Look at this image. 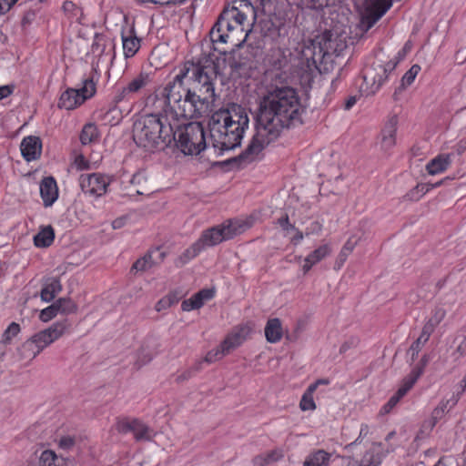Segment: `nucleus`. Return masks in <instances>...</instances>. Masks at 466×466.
Masks as SVG:
<instances>
[{"instance_id":"1","label":"nucleus","mask_w":466,"mask_h":466,"mask_svg":"<svg viewBox=\"0 0 466 466\" xmlns=\"http://www.w3.org/2000/svg\"><path fill=\"white\" fill-rule=\"evenodd\" d=\"M156 98L166 108L164 114L147 115V141L167 145L177 135V147L185 155H198L206 147L204 128L199 123L181 120L198 118L211 110L214 98L212 76L199 65L187 62L179 67L174 80L157 90Z\"/></svg>"},{"instance_id":"5","label":"nucleus","mask_w":466,"mask_h":466,"mask_svg":"<svg viewBox=\"0 0 466 466\" xmlns=\"http://www.w3.org/2000/svg\"><path fill=\"white\" fill-rule=\"evenodd\" d=\"M253 224L254 218L251 216L246 218L228 220L218 227L204 231L200 238L185 250L180 257L181 262L185 264L197 257L205 248L242 234L250 228Z\"/></svg>"},{"instance_id":"60","label":"nucleus","mask_w":466,"mask_h":466,"mask_svg":"<svg viewBox=\"0 0 466 466\" xmlns=\"http://www.w3.org/2000/svg\"><path fill=\"white\" fill-rule=\"evenodd\" d=\"M399 63V60H395V61H390L386 67L384 68V71L387 72V71H392L396 66L398 65Z\"/></svg>"},{"instance_id":"23","label":"nucleus","mask_w":466,"mask_h":466,"mask_svg":"<svg viewBox=\"0 0 466 466\" xmlns=\"http://www.w3.org/2000/svg\"><path fill=\"white\" fill-rule=\"evenodd\" d=\"M331 454L324 450H316L307 455L303 466H328Z\"/></svg>"},{"instance_id":"33","label":"nucleus","mask_w":466,"mask_h":466,"mask_svg":"<svg viewBox=\"0 0 466 466\" xmlns=\"http://www.w3.org/2000/svg\"><path fill=\"white\" fill-rule=\"evenodd\" d=\"M20 331V326L16 322H12L5 330L0 343L5 345V351H7V345L11 342L12 339L15 337Z\"/></svg>"},{"instance_id":"53","label":"nucleus","mask_w":466,"mask_h":466,"mask_svg":"<svg viewBox=\"0 0 466 466\" xmlns=\"http://www.w3.org/2000/svg\"><path fill=\"white\" fill-rule=\"evenodd\" d=\"M17 0H0V13L5 14L10 10L13 5L16 3Z\"/></svg>"},{"instance_id":"41","label":"nucleus","mask_w":466,"mask_h":466,"mask_svg":"<svg viewBox=\"0 0 466 466\" xmlns=\"http://www.w3.org/2000/svg\"><path fill=\"white\" fill-rule=\"evenodd\" d=\"M63 10L65 13L70 15L71 16H77L79 13H81L80 8L72 1H66L63 4Z\"/></svg>"},{"instance_id":"39","label":"nucleus","mask_w":466,"mask_h":466,"mask_svg":"<svg viewBox=\"0 0 466 466\" xmlns=\"http://www.w3.org/2000/svg\"><path fill=\"white\" fill-rule=\"evenodd\" d=\"M59 312L58 307L56 302H54L52 305L48 306L47 308L41 310L39 318L42 321L47 322L53 318H55L57 313Z\"/></svg>"},{"instance_id":"8","label":"nucleus","mask_w":466,"mask_h":466,"mask_svg":"<svg viewBox=\"0 0 466 466\" xmlns=\"http://www.w3.org/2000/svg\"><path fill=\"white\" fill-rule=\"evenodd\" d=\"M79 183L85 194L98 198L106 194L109 179L103 174L92 173L81 175Z\"/></svg>"},{"instance_id":"13","label":"nucleus","mask_w":466,"mask_h":466,"mask_svg":"<svg viewBox=\"0 0 466 466\" xmlns=\"http://www.w3.org/2000/svg\"><path fill=\"white\" fill-rule=\"evenodd\" d=\"M215 296L214 289H203L194 294L187 299H185L181 303V309L183 311H191L194 309H198L204 306V304L210 299H212Z\"/></svg>"},{"instance_id":"14","label":"nucleus","mask_w":466,"mask_h":466,"mask_svg":"<svg viewBox=\"0 0 466 466\" xmlns=\"http://www.w3.org/2000/svg\"><path fill=\"white\" fill-rule=\"evenodd\" d=\"M40 195L46 207H50L58 198L57 185L54 177H45L40 184Z\"/></svg>"},{"instance_id":"55","label":"nucleus","mask_w":466,"mask_h":466,"mask_svg":"<svg viewBox=\"0 0 466 466\" xmlns=\"http://www.w3.org/2000/svg\"><path fill=\"white\" fill-rule=\"evenodd\" d=\"M127 218L126 217H120L113 220L112 222V228L114 229H119L123 228L126 225Z\"/></svg>"},{"instance_id":"17","label":"nucleus","mask_w":466,"mask_h":466,"mask_svg":"<svg viewBox=\"0 0 466 466\" xmlns=\"http://www.w3.org/2000/svg\"><path fill=\"white\" fill-rule=\"evenodd\" d=\"M397 118L392 117L385 125L381 132L380 147L381 149L387 151L390 149L396 143Z\"/></svg>"},{"instance_id":"58","label":"nucleus","mask_w":466,"mask_h":466,"mask_svg":"<svg viewBox=\"0 0 466 466\" xmlns=\"http://www.w3.org/2000/svg\"><path fill=\"white\" fill-rule=\"evenodd\" d=\"M370 428L367 424H362L360 426V435L359 438L355 441L357 442L360 438L366 437L369 434Z\"/></svg>"},{"instance_id":"63","label":"nucleus","mask_w":466,"mask_h":466,"mask_svg":"<svg viewBox=\"0 0 466 466\" xmlns=\"http://www.w3.org/2000/svg\"><path fill=\"white\" fill-rule=\"evenodd\" d=\"M441 185V182H438L434 185H421V190H425V192L429 191L431 188L438 187Z\"/></svg>"},{"instance_id":"37","label":"nucleus","mask_w":466,"mask_h":466,"mask_svg":"<svg viewBox=\"0 0 466 466\" xmlns=\"http://www.w3.org/2000/svg\"><path fill=\"white\" fill-rule=\"evenodd\" d=\"M77 90L84 100H86L96 93V85L92 78H86L84 80L83 86Z\"/></svg>"},{"instance_id":"48","label":"nucleus","mask_w":466,"mask_h":466,"mask_svg":"<svg viewBox=\"0 0 466 466\" xmlns=\"http://www.w3.org/2000/svg\"><path fill=\"white\" fill-rule=\"evenodd\" d=\"M432 331L433 330L431 326H424L421 334L416 341L421 345H424L428 341Z\"/></svg>"},{"instance_id":"26","label":"nucleus","mask_w":466,"mask_h":466,"mask_svg":"<svg viewBox=\"0 0 466 466\" xmlns=\"http://www.w3.org/2000/svg\"><path fill=\"white\" fill-rule=\"evenodd\" d=\"M99 137L97 127L93 123L86 124L80 134V141L82 145H87L96 141Z\"/></svg>"},{"instance_id":"52","label":"nucleus","mask_w":466,"mask_h":466,"mask_svg":"<svg viewBox=\"0 0 466 466\" xmlns=\"http://www.w3.org/2000/svg\"><path fill=\"white\" fill-rule=\"evenodd\" d=\"M165 257V252L160 251L159 248H157L155 251H151L149 254V258L152 260V263H158L163 260Z\"/></svg>"},{"instance_id":"49","label":"nucleus","mask_w":466,"mask_h":466,"mask_svg":"<svg viewBox=\"0 0 466 466\" xmlns=\"http://www.w3.org/2000/svg\"><path fill=\"white\" fill-rule=\"evenodd\" d=\"M167 304H170V306H173L177 304L180 299L182 298V293L180 291L175 290L170 293H168L167 296Z\"/></svg>"},{"instance_id":"4","label":"nucleus","mask_w":466,"mask_h":466,"mask_svg":"<svg viewBox=\"0 0 466 466\" xmlns=\"http://www.w3.org/2000/svg\"><path fill=\"white\" fill-rule=\"evenodd\" d=\"M251 9L252 5L248 2L242 9L236 6L225 8L210 31L212 42L242 46L252 30V22L247 15Z\"/></svg>"},{"instance_id":"19","label":"nucleus","mask_w":466,"mask_h":466,"mask_svg":"<svg viewBox=\"0 0 466 466\" xmlns=\"http://www.w3.org/2000/svg\"><path fill=\"white\" fill-rule=\"evenodd\" d=\"M61 290L62 285L58 278H47L45 279L41 289V299L46 302H50Z\"/></svg>"},{"instance_id":"51","label":"nucleus","mask_w":466,"mask_h":466,"mask_svg":"<svg viewBox=\"0 0 466 466\" xmlns=\"http://www.w3.org/2000/svg\"><path fill=\"white\" fill-rule=\"evenodd\" d=\"M15 85H5L0 86V100L8 97L15 90Z\"/></svg>"},{"instance_id":"45","label":"nucleus","mask_w":466,"mask_h":466,"mask_svg":"<svg viewBox=\"0 0 466 466\" xmlns=\"http://www.w3.org/2000/svg\"><path fill=\"white\" fill-rule=\"evenodd\" d=\"M74 166L77 170H86L90 167L89 162L85 158L83 155H78L76 157Z\"/></svg>"},{"instance_id":"7","label":"nucleus","mask_w":466,"mask_h":466,"mask_svg":"<svg viewBox=\"0 0 466 466\" xmlns=\"http://www.w3.org/2000/svg\"><path fill=\"white\" fill-rule=\"evenodd\" d=\"M392 0H359L361 25L366 30L371 28L391 7Z\"/></svg>"},{"instance_id":"57","label":"nucleus","mask_w":466,"mask_h":466,"mask_svg":"<svg viewBox=\"0 0 466 466\" xmlns=\"http://www.w3.org/2000/svg\"><path fill=\"white\" fill-rule=\"evenodd\" d=\"M310 5L309 6L313 9H319L326 5L327 0H309Z\"/></svg>"},{"instance_id":"6","label":"nucleus","mask_w":466,"mask_h":466,"mask_svg":"<svg viewBox=\"0 0 466 466\" xmlns=\"http://www.w3.org/2000/svg\"><path fill=\"white\" fill-rule=\"evenodd\" d=\"M330 36L329 32H324L316 35L313 39L304 42L301 57L307 62L308 66L316 65L332 50Z\"/></svg>"},{"instance_id":"40","label":"nucleus","mask_w":466,"mask_h":466,"mask_svg":"<svg viewBox=\"0 0 466 466\" xmlns=\"http://www.w3.org/2000/svg\"><path fill=\"white\" fill-rule=\"evenodd\" d=\"M446 315V311L441 309V308H438L436 309L431 317L430 318L429 321L425 324V326H431L432 330L434 329V328L439 324L441 323V321L444 319Z\"/></svg>"},{"instance_id":"10","label":"nucleus","mask_w":466,"mask_h":466,"mask_svg":"<svg viewBox=\"0 0 466 466\" xmlns=\"http://www.w3.org/2000/svg\"><path fill=\"white\" fill-rule=\"evenodd\" d=\"M252 330L253 328L249 323L235 327L222 341L225 349L228 350L229 353L238 349L249 338Z\"/></svg>"},{"instance_id":"61","label":"nucleus","mask_w":466,"mask_h":466,"mask_svg":"<svg viewBox=\"0 0 466 466\" xmlns=\"http://www.w3.org/2000/svg\"><path fill=\"white\" fill-rule=\"evenodd\" d=\"M303 239V234L299 231H296V234L295 236L292 238V240L295 242V243H299V241H301Z\"/></svg>"},{"instance_id":"35","label":"nucleus","mask_w":466,"mask_h":466,"mask_svg":"<svg viewBox=\"0 0 466 466\" xmlns=\"http://www.w3.org/2000/svg\"><path fill=\"white\" fill-rule=\"evenodd\" d=\"M283 451L281 450H276L265 456L257 457L255 459V463L258 466H263L266 463H269L272 461H277L283 457Z\"/></svg>"},{"instance_id":"11","label":"nucleus","mask_w":466,"mask_h":466,"mask_svg":"<svg viewBox=\"0 0 466 466\" xmlns=\"http://www.w3.org/2000/svg\"><path fill=\"white\" fill-rule=\"evenodd\" d=\"M119 433H132L137 441H141L146 435V425L141 420L131 418L119 419L116 423Z\"/></svg>"},{"instance_id":"31","label":"nucleus","mask_w":466,"mask_h":466,"mask_svg":"<svg viewBox=\"0 0 466 466\" xmlns=\"http://www.w3.org/2000/svg\"><path fill=\"white\" fill-rule=\"evenodd\" d=\"M146 182V173L144 170L137 171L130 179L131 186L134 187V191L137 195H144V186Z\"/></svg>"},{"instance_id":"56","label":"nucleus","mask_w":466,"mask_h":466,"mask_svg":"<svg viewBox=\"0 0 466 466\" xmlns=\"http://www.w3.org/2000/svg\"><path fill=\"white\" fill-rule=\"evenodd\" d=\"M170 304H167V298L166 296L164 298H162L156 305V309L157 311H161V310H165L168 308H170Z\"/></svg>"},{"instance_id":"3","label":"nucleus","mask_w":466,"mask_h":466,"mask_svg":"<svg viewBox=\"0 0 466 466\" xmlns=\"http://www.w3.org/2000/svg\"><path fill=\"white\" fill-rule=\"evenodd\" d=\"M249 126L248 110L237 104L215 111L208 121L210 138L215 148L228 151L240 146Z\"/></svg>"},{"instance_id":"34","label":"nucleus","mask_w":466,"mask_h":466,"mask_svg":"<svg viewBox=\"0 0 466 466\" xmlns=\"http://www.w3.org/2000/svg\"><path fill=\"white\" fill-rule=\"evenodd\" d=\"M420 71V66L417 64L413 65L402 76L400 86L402 88L410 86L417 77Z\"/></svg>"},{"instance_id":"20","label":"nucleus","mask_w":466,"mask_h":466,"mask_svg":"<svg viewBox=\"0 0 466 466\" xmlns=\"http://www.w3.org/2000/svg\"><path fill=\"white\" fill-rule=\"evenodd\" d=\"M283 336L281 321L275 318L268 320L265 327V337L269 343L279 342Z\"/></svg>"},{"instance_id":"12","label":"nucleus","mask_w":466,"mask_h":466,"mask_svg":"<svg viewBox=\"0 0 466 466\" xmlns=\"http://www.w3.org/2000/svg\"><path fill=\"white\" fill-rule=\"evenodd\" d=\"M21 154L26 161H33L40 157L42 141L39 137L28 136L23 138L20 145Z\"/></svg>"},{"instance_id":"21","label":"nucleus","mask_w":466,"mask_h":466,"mask_svg":"<svg viewBox=\"0 0 466 466\" xmlns=\"http://www.w3.org/2000/svg\"><path fill=\"white\" fill-rule=\"evenodd\" d=\"M451 162L450 155H438L426 165V170L430 175L434 176L444 172L451 165Z\"/></svg>"},{"instance_id":"54","label":"nucleus","mask_w":466,"mask_h":466,"mask_svg":"<svg viewBox=\"0 0 466 466\" xmlns=\"http://www.w3.org/2000/svg\"><path fill=\"white\" fill-rule=\"evenodd\" d=\"M423 345L420 344L418 341H415L410 348L409 352L411 354V359L414 360L415 357L419 354Z\"/></svg>"},{"instance_id":"9","label":"nucleus","mask_w":466,"mask_h":466,"mask_svg":"<svg viewBox=\"0 0 466 466\" xmlns=\"http://www.w3.org/2000/svg\"><path fill=\"white\" fill-rule=\"evenodd\" d=\"M69 324L66 320L57 321L49 328L41 330L32 336L30 339L35 342L40 351L58 339L68 329Z\"/></svg>"},{"instance_id":"32","label":"nucleus","mask_w":466,"mask_h":466,"mask_svg":"<svg viewBox=\"0 0 466 466\" xmlns=\"http://www.w3.org/2000/svg\"><path fill=\"white\" fill-rule=\"evenodd\" d=\"M229 354L228 350L225 349L224 344L221 342L220 345L211 350H209L204 360L208 363H213L221 360L224 356Z\"/></svg>"},{"instance_id":"42","label":"nucleus","mask_w":466,"mask_h":466,"mask_svg":"<svg viewBox=\"0 0 466 466\" xmlns=\"http://www.w3.org/2000/svg\"><path fill=\"white\" fill-rule=\"evenodd\" d=\"M146 270V256L141 257L138 258L131 268L130 273L131 274H138L143 275L144 271Z\"/></svg>"},{"instance_id":"28","label":"nucleus","mask_w":466,"mask_h":466,"mask_svg":"<svg viewBox=\"0 0 466 466\" xmlns=\"http://www.w3.org/2000/svg\"><path fill=\"white\" fill-rule=\"evenodd\" d=\"M421 373V370H412L411 373L403 380L402 385L400 387L395 395L400 399L404 397L406 393L413 387Z\"/></svg>"},{"instance_id":"24","label":"nucleus","mask_w":466,"mask_h":466,"mask_svg":"<svg viewBox=\"0 0 466 466\" xmlns=\"http://www.w3.org/2000/svg\"><path fill=\"white\" fill-rule=\"evenodd\" d=\"M54 238V229L51 226H47L34 237V243L37 248H47L53 243Z\"/></svg>"},{"instance_id":"43","label":"nucleus","mask_w":466,"mask_h":466,"mask_svg":"<svg viewBox=\"0 0 466 466\" xmlns=\"http://www.w3.org/2000/svg\"><path fill=\"white\" fill-rule=\"evenodd\" d=\"M400 398L395 394L388 400L386 404H384L380 409V414L385 415L388 414L400 401Z\"/></svg>"},{"instance_id":"30","label":"nucleus","mask_w":466,"mask_h":466,"mask_svg":"<svg viewBox=\"0 0 466 466\" xmlns=\"http://www.w3.org/2000/svg\"><path fill=\"white\" fill-rule=\"evenodd\" d=\"M140 47V40L134 37H123V49L126 57H132Z\"/></svg>"},{"instance_id":"27","label":"nucleus","mask_w":466,"mask_h":466,"mask_svg":"<svg viewBox=\"0 0 466 466\" xmlns=\"http://www.w3.org/2000/svg\"><path fill=\"white\" fill-rule=\"evenodd\" d=\"M421 373V370H412L411 373L403 380L402 385L400 387L395 395L400 399L404 397L406 393L413 387Z\"/></svg>"},{"instance_id":"15","label":"nucleus","mask_w":466,"mask_h":466,"mask_svg":"<svg viewBox=\"0 0 466 466\" xmlns=\"http://www.w3.org/2000/svg\"><path fill=\"white\" fill-rule=\"evenodd\" d=\"M332 252L331 246L328 243L323 244L317 248H315L313 251H311L305 258L304 263L302 266V269L304 273H307L309 271V269L329 257Z\"/></svg>"},{"instance_id":"50","label":"nucleus","mask_w":466,"mask_h":466,"mask_svg":"<svg viewBox=\"0 0 466 466\" xmlns=\"http://www.w3.org/2000/svg\"><path fill=\"white\" fill-rule=\"evenodd\" d=\"M36 13L35 10H28L24 14L22 18V25L25 26L30 25L35 18Z\"/></svg>"},{"instance_id":"16","label":"nucleus","mask_w":466,"mask_h":466,"mask_svg":"<svg viewBox=\"0 0 466 466\" xmlns=\"http://www.w3.org/2000/svg\"><path fill=\"white\" fill-rule=\"evenodd\" d=\"M132 137L139 147H146V114L143 110L134 116Z\"/></svg>"},{"instance_id":"62","label":"nucleus","mask_w":466,"mask_h":466,"mask_svg":"<svg viewBox=\"0 0 466 466\" xmlns=\"http://www.w3.org/2000/svg\"><path fill=\"white\" fill-rule=\"evenodd\" d=\"M444 406L436 408L433 411L434 417L437 418L438 416H441L444 412Z\"/></svg>"},{"instance_id":"22","label":"nucleus","mask_w":466,"mask_h":466,"mask_svg":"<svg viewBox=\"0 0 466 466\" xmlns=\"http://www.w3.org/2000/svg\"><path fill=\"white\" fill-rule=\"evenodd\" d=\"M324 383L323 380H318L312 384H310L305 392L303 393L300 402L299 408L302 411H312L315 410L317 406L314 400V393L317 390L319 384Z\"/></svg>"},{"instance_id":"44","label":"nucleus","mask_w":466,"mask_h":466,"mask_svg":"<svg viewBox=\"0 0 466 466\" xmlns=\"http://www.w3.org/2000/svg\"><path fill=\"white\" fill-rule=\"evenodd\" d=\"M354 247L355 243L350 240H348L345 243L339 256L341 262H344L346 260L347 257L352 252Z\"/></svg>"},{"instance_id":"38","label":"nucleus","mask_w":466,"mask_h":466,"mask_svg":"<svg viewBox=\"0 0 466 466\" xmlns=\"http://www.w3.org/2000/svg\"><path fill=\"white\" fill-rule=\"evenodd\" d=\"M56 460L57 456L55 451L51 450H46L40 455L39 466H56Z\"/></svg>"},{"instance_id":"46","label":"nucleus","mask_w":466,"mask_h":466,"mask_svg":"<svg viewBox=\"0 0 466 466\" xmlns=\"http://www.w3.org/2000/svg\"><path fill=\"white\" fill-rule=\"evenodd\" d=\"M75 438L71 436H63L59 441V447L64 450H69L75 445Z\"/></svg>"},{"instance_id":"29","label":"nucleus","mask_w":466,"mask_h":466,"mask_svg":"<svg viewBox=\"0 0 466 466\" xmlns=\"http://www.w3.org/2000/svg\"><path fill=\"white\" fill-rule=\"evenodd\" d=\"M146 86V76L140 73L135 77L129 84L123 89V93L126 96L132 95L139 92Z\"/></svg>"},{"instance_id":"59","label":"nucleus","mask_w":466,"mask_h":466,"mask_svg":"<svg viewBox=\"0 0 466 466\" xmlns=\"http://www.w3.org/2000/svg\"><path fill=\"white\" fill-rule=\"evenodd\" d=\"M374 85H375V86L372 87L371 90H364L363 92H365L366 95L375 93L379 89L380 86L381 85V80H380L378 83L374 80L373 86Z\"/></svg>"},{"instance_id":"18","label":"nucleus","mask_w":466,"mask_h":466,"mask_svg":"<svg viewBox=\"0 0 466 466\" xmlns=\"http://www.w3.org/2000/svg\"><path fill=\"white\" fill-rule=\"evenodd\" d=\"M84 102L85 100L77 89L68 88L62 93L59 98L58 106L66 110H71Z\"/></svg>"},{"instance_id":"64","label":"nucleus","mask_w":466,"mask_h":466,"mask_svg":"<svg viewBox=\"0 0 466 466\" xmlns=\"http://www.w3.org/2000/svg\"><path fill=\"white\" fill-rule=\"evenodd\" d=\"M5 354H6V352L5 351V345L3 343H0V361L3 360Z\"/></svg>"},{"instance_id":"47","label":"nucleus","mask_w":466,"mask_h":466,"mask_svg":"<svg viewBox=\"0 0 466 466\" xmlns=\"http://www.w3.org/2000/svg\"><path fill=\"white\" fill-rule=\"evenodd\" d=\"M278 224L282 228L286 234H289L291 231H295V227L289 223V218L283 217L278 220Z\"/></svg>"},{"instance_id":"36","label":"nucleus","mask_w":466,"mask_h":466,"mask_svg":"<svg viewBox=\"0 0 466 466\" xmlns=\"http://www.w3.org/2000/svg\"><path fill=\"white\" fill-rule=\"evenodd\" d=\"M59 312L63 314L74 313L76 310V305L70 299L62 298L56 301Z\"/></svg>"},{"instance_id":"2","label":"nucleus","mask_w":466,"mask_h":466,"mask_svg":"<svg viewBox=\"0 0 466 466\" xmlns=\"http://www.w3.org/2000/svg\"><path fill=\"white\" fill-rule=\"evenodd\" d=\"M302 107L293 88L282 87L269 92L260 104L256 134L246 154L254 159L274 142L285 127L299 122Z\"/></svg>"},{"instance_id":"25","label":"nucleus","mask_w":466,"mask_h":466,"mask_svg":"<svg viewBox=\"0 0 466 466\" xmlns=\"http://www.w3.org/2000/svg\"><path fill=\"white\" fill-rule=\"evenodd\" d=\"M41 351L31 339L25 340L18 349V354L21 360L31 361Z\"/></svg>"}]
</instances>
